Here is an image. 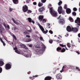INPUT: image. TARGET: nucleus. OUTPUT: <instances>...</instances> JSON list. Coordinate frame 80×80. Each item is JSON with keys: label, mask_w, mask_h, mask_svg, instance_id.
I'll list each match as a JSON object with an SVG mask.
<instances>
[{"label": "nucleus", "mask_w": 80, "mask_h": 80, "mask_svg": "<svg viewBox=\"0 0 80 80\" xmlns=\"http://www.w3.org/2000/svg\"><path fill=\"white\" fill-rule=\"evenodd\" d=\"M49 12L52 17H56L58 16L57 12L53 10V8H49Z\"/></svg>", "instance_id": "1"}, {"label": "nucleus", "mask_w": 80, "mask_h": 80, "mask_svg": "<svg viewBox=\"0 0 80 80\" xmlns=\"http://www.w3.org/2000/svg\"><path fill=\"white\" fill-rule=\"evenodd\" d=\"M58 11L59 14H61L62 13V15H65V11L63 10L62 6H59L58 7Z\"/></svg>", "instance_id": "2"}, {"label": "nucleus", "mask_w": 80, "mask_h": 80, "mask_svg": "<svg viewBox=\"0 0 80 80\" xmlns=\"http://www.w3.org/2000/svg\"><path fill=\"white\" fill-rule=\"evenodd\" d=\"M38 25L39 26L40 29L42 30V32L43 33H44V34H46L47 33H48V31L47 30L46 31H45L44 30V28L39 23H38Z\"/></svg>", "instance_id": "3"}, {"label": "nucleus", "mask_w": 80, "mask_h": 80, "mask_svg": "<svg viewBox=\"0 0 80 80\" xmlns=\"http://www.w3.org/2000/svg\"><path fill=\"white\" fill-rule=\"evenodd\" d=\"M28 6L27 5H24L22 7V10L23 12H27L28 11Z\"/></svg>", "instance_id": "4"}, {"label": "nucleus", "mask_w": 80, "mask_h": 80, "mask_svg": "<svg viewBox=\"0 0 80 80\" xmlns=\"http://www.w3.org/2000/svg\"><path fill=\"white\" fill-rule=\"evenodd\" d=\"M5 69L6 70H9V69H10L11 68V67H12V66L11 65V64L9 63H7L5 65Z\"/></svg>", "instance_id": "5"}, {"label": "nucleus", "mask_w": 80, "mask_h": 80, "mask_svg": "<svg viewBox=\"0 0 80 80\" xmlns=\"http://www.w3.org/2000/svg\"><path fill=\"white\" fill-rule=\"evenodd\" d=\"M56 78L57 80H61L62 78V76L61 73H58L56 75Z\"/></svg>", "instance_id": "6"}, {"label": "nucleus", "mask_w": 80, "mask_h": 80, "mask_svg": "<svg viewBox=\"0 0 80 80\" xmlns=\"http://www.w3.org/2000/svg\"><path fill=\"white\" fill-rule=\"evenodd\" d=\"M36 52H38V55H41L42 54V49H37L36 50Z\"/></svg>", "instance_id": "7"}, {"label": "nucleus", "mask_w": 80, "mask_h": 80, "mask_svg": "<svg viewBox=\"0 0 80 80\" xmlns=\"http://www.w3.org/2000/svg\"><path fill=\"white\" fill-rule=\"evenodd\" d=\"M43 18H44L43 16L41 15L39 16L38 19L40 22H42V20H43Z\"/></svg>", "instance_id": "8"}, {"label": "nucleus", "mask_w": 80, "mask_h": 80, "mask_svg": "<svg viewBox=\"0 0 80 80\" xmlns=\"http://www.w3.org/2000/svg\"><path fill=\"white\" fill-rule=\"evenodd\" d=\"M66 29L67 31L68 32H71L72 31V28H71V27L70 26H68L67 28Z\"/></svg>", "instance_id": "9"}, {"label": "nucleus", "mask_w": 80, "mask_h": 80, "mask_svg": "<svg viewBox=\"0 0 80 80\" xmlns=\"http://www.w3.org/2000/svg\"><path fill=\"white\" fill-rule=\"evenodd\" d=\"M52 78L50 76H48L44 78V80H51Z\"/></svg>", "instance_id": "10"}, {"label": "nucleus", "mask_w": 80, "mask_h": 80, "mask_svg": "<svg viewBox=\"0 0 80 80\" xmlns=\"http://www.w3.org/2000/svg\"><path fill=\"white\" fill-rule=\"evenodd\" d=\"M41 46L42 47V49H41L42 51H43L45 50V48H46V47L45 46V45L43 44H42L41 45Z\"/></svg>", "instance_id": "11"}, {"label": "nucleus", "mask_w": 80, "mask_h": 80, "mask_svg": "<svg viewBox=\"0 0 80 80\" xmlns=\"http://www.w3.org/2000/svg\"><path fill=\"white\" fill-rule=\"evenodd\" d=\"M28 18V22H29V23H32H32H33V24H34V23H35V22H34V21H33L32 20V18Z\"/></svg>", "instance_id": "12"}, {"label": "nucleus", "mask_w": 80, "mask_h": 80, "mask_svg": "<svg viewBox=\"0 0 80 80\" xmlns=\"http://www.w3.org/2000/svg\"><path fill=\"white\" fill-rule=\"evenodd\" d=\"M66 12L68 14H70L71 13V9L69 8H68L66 9Z\"/></svg>", "instance_id": "13"}, {"label": "nucleus", "mask_w": 80, "mask_h": 80, "mask_svg": "<svg viewBox=\"0 0 80 80\" xmlns=\"http://www.w3.org/2000/svg\"><path fill=\"white\" fill-rule=\"evenodd\" d=\"M66 68H67L66 66L65 65L63 66L62 70L61 71H60V72H61V73H62L64 71V70H65Z\"/></svg>", "instance_id": "14"}, {"label": "nucleus", "mask_w": 80, "mask_h": 80, "mask_svg": "<svg viewBox=\"0 0 80 80\" xmlns=\"http://www.w3.org/2000/svg\"><path fill=\"white\" fill-rule=\"evenodd\" d=\"M72 31H73L75 32H78V29L76 28H72Z\"/></svg>", "instance_id": "15"}, {"label": "nucleus", "mask_w": 80, "mask_h": 80, "mask_svg": "<svg viewBox=\"0 0 80 80\" xmlns=\"http://www.w3.org/2000/svg\"><path fill=\"white\" fill-rule=\"evenodd\" d=\"M4 65V62L2 60H0V67H2Z\"/></svg>", "instance_id": "16"}, {"label": "nucleus", "mask_w": 80, "mask_h": 80, "mask_svg": "<svg viewBox=\"0 0 80 80\" xmlns=\"http://www.w3.org/2000/svg\"><path fill=\"white\" fill-rule=\"evenodd\" d=\"M58 23H60V24H61L62 25H63L65 24V21L59 20V21Z\"/></svg>", "instance_id": "17"}, {"label": "nucleus", "mask_w": 80, "mask_h": 80, "mask_svg": "<svg viewBox=\"0 0 80 80\" xmlns=\"http://www.w3.org/2000/svg\"><path fill=\"white\" fill-rule=\"evenodd\" d=\"M12 2L14 4H17L18 3V0H12Z\"/></svg>", "instance_id": "18"}, {"label": "nucleus", "mask_w": 80, "mask_h": 80, "mask_svg": "<svg viewBox=\"0 0 80 80\" xmlns=\"http://www.w3.org/2000/svg\"><path fill=\"white\" fill-rule=\"evenodd\" d=\"M5 31V28H2L0 29V32L1 33H2L3 32Z\"/></svg>", "instance_id": "19"}, {"label": "nucleus", "mask_w": 80, "mask_h": 80, "mask_svg": "<svg viewBox=\"0 0 80 80\" xmlns=\"http://www.w3.org/2000/svg\"><path fill=\"white\" fill-rule=\"evenodd\" d=\"M38 75H36L35 76H33L32 77V78H32V77H29V78H30V79H32V80H33V79H35V78H34V77H38Z\"/></svg>", "instance_id": "20"}, {"label": "nucleus", "mask_w": 80, "mask_h": 80, "mask_svg": "<svg viewBox=\"0 0 80 80\" xmlns=\"http://www.w3.org/2000/svg\"><path fill=\"white\" fill-rule=\"evenodd\" d=\"M43 9H44L43 7L40 8L38 10L39 12H42L43 10Z\"/></svg>", "instance_id": "21"}, {"label": "nucleus", "mask_w": 80, "mask_h": 80, "mask_svg": "<svg viewBox=\"0 0 80 80\" xmlns=\"http://www.w3.org/2000/svg\"><path fill=\"white\" fill-rule=\"evenodd\" d=\"M12 20L13 22L16 25H18V22H16L15 20H14V19L13 18H12Z\"/></svg>", "instance_id": "22"}, {"label": "nucleus", "mask_w": 80, "mask_h": 80, "mask_svg": "<svg viewBox=\"0 0 80 80\" xmlns=\"http://www.w3.org/2000/svg\"><path fill=\"white\" fill-rule=\"evenodd\" d=\"M61 50H62V48H60V47H58L56 49V50L57 51V52H60V51H61Z\"/></svg>", "instance_id": "23"}, {"label": "nucleus", "mask_w": 80, "mask_h": 80, "mask_svg": "<svg viewBox=\"0 0 80 80\" xmlns=\"http://www.w3.org/2000/svg\"><path fill=\"white\" fill-rule=\"evenodd\" d=\"M0 40L1 42L2 43L3 46H5V43L3 42V41L2 40V39L0 37Z\"/></svg>", "instance_id": "24"}, {"label": "nucleus", "mask_w": 80, "mask_h": 80, "mask_svg": "<svg viewBox=\"0 0 80 80\" xmlns=\"http://www.w3.org/2000/svg\"><path fill=\"white\" fill-rule=\"evenodd\" d=\"M66 51V50L65 48H63L62 49H61V51H60V52H61V53H63L64 52H65Z\"/></svg>", "instance_id": "25"}, {"label": "nucleus", "mask_w": 80, "mask_h": 80, "mask_svg": "<svg viewBox=\"0 0 80 80\" xmlns=\"http://www.w3.org/2000/svg\"><path fill=\"white\" fill-rule=\"evenodd\" d=\"M26 57H31V54L30 53H28L27 55H25Z\"/></svg>", "instance_id": "26"}, {"label": "nucleus", "mask_w": 80, "mask_h": 80, "mask_svg": "<svg viewBox=\"0 0 80 80\" xmlns=\"http://www.w3.org/2000/svg\"><path fill=\"white\" fill-rule=\"evenodd\" d=\"M26 42H31L32 41V39L30 38H29L26 39Z\"/></svg>", "instance_id": "27"}, {"label": "nucleus", "mask_w": 80, "mask_h": 80, "mask_svg": "<svg viewBox=\"0 0 80 80\" xmlns=\"http://www.w3.org/2000/svg\"><path fill=\"white\" fill-rule=\"evenodd\" d=\"M41 22L43 23H46L47 22V20H46L45 19H42Z\"/></svg>", "instance_id": "28"}, {"label": "nucleus", "mask_w": 80, "mask_h": 80, "mask_svg": "<svg viewBox=\"0 0 80 80\" xmlns=\"http://www.w3.org/2000/svg\"><path fill=\"white\" fill-rule=\"evenodd\" d=\"M38 6L39 7H42V6H43V3H41L40 2H39L38 4Z\"/></svg>", "instance_id": "29"}, {"label": "nucleus", "mask_w": 80, "mask_h": 80, "mask_svg": "<svg viewBox=\"0 0 80 80\" xmlns=\"http://www.w3.org/2000/svg\"><path fill=\"white\" fill-rule=\"evenodd\" d=\"M69 20L71 22H73V19L72 18V17H70L69 18Z\"/></svg>", "instance_id": "30"}, {"label": "nucleus", "mask_w": 80, "mask_h": 80, "mask_svg": "<svg viewBox=\"0 0 80 80\" xmlns=\"http://www.w3.org/2000/svg\"><path fill=\"white\" fill-rule=\"evenodd\" d=\"M35 47H36V48H40V45L38 44L37 45H35Z\"/></svg>", "instance_id": "31"}, {"label": "nucleus", "mask_w": 80, "mask_h": 80, "mask_svg": "<svg viewBox=\"0 0 80 80\" xmlns=\"http://www.w3.org/2000/svg\"><path fill=\"white\" fill-rule=\"evenodd\" d=\"M3 38L4 40H5L7 42H8V40H7V38L6 36H3Z\"/></svg>", "instance_id": "32"}, {"label": "nucleus", "mask_w": 80, "mask_h": 80, "mask_svg": "<svg viewBox=\"0 0 80 80\" xmlns=\"http://www.w3.org/2000/svg\"><path fill=\"white\" fill-rule=\"evenodd\" d=\"M62 4V1H59L58 3V5H59V6H60V5H61Z\"/></svg>", "instance_id": "33"}, {"label": "nucleus", "mask_w": 80, "mask_h": 80, "mask_svg": "<svg viewBox=\"0 0 80 80\" xmlns=\"http://www.w3.org/2000/svg\"><path fill=\"white\" fill-rule=\"evenodd\" d=\"M59 45L61 46V47H66V45H63V44H59Z\"/></svg>", "instance_id": "34"}, {"label": "nucleus", "mask_w": 80, "mask_h": 80, "mask_svg": "<svg viewBox=\"0 0 80 80\" xmlns=\"http://www.w3.org/2000/svg\"><path fill=\"white\" fill-rule=\"evenodd\" d=\"M67 46L69 48H70V47H71V45H70V43H67Z\"/></svg>", "instance_id": "35"}, {"label": "nucleus", "mask_w": 80, "mask_h": 80, "mask_svg": "<svg viewBox=\"0 0 80 80\" xmlns=\"http://www.w3.org/2000/svg\"><path fill=\"white\" fill-rule=\"evenodd\" d=\"M32 11L30 10H28V12H27V13H32Z\"/></svg>", "instance_id": "36"}, {"label": "nucleus", "mask_w": 80, "mask_h": 80, "mask_svg": "<svg viewBox=\"0 0 80 80\" xmlns=\"http://www.w3.org/2000/svg\"><path fill=\"white\" fill-rule=\"evenodd\" d=\"M72 14L73 15H74V16H75L77 15V13H76V12H72Z\"/></svg>", "instance_id": "37"}, {"label": "nucleus", "mask_w": 80, "mask_h": 80, "mask_svg": "<svg viewBox=\"0 0 80 80\" xmlns=\"http://www.w3.org/2000/svg\"><path fill=\"white\" fill-rule=\"evenodd\" d=\"M15 52H16V53H18V54L20 53V51H18V50L17 49H15Z\"/></svg>", "instance_id": "38"}, {"label": "nucleus", "mask_w": 80, "mask_h": 80, "mask_svg": "<svg viewBox=\"0 0 80 80\" xmlns=\"http://www.w3.org/2000/svg\"><path fill=\"white\" fill-rule=\"evenodd\" d=\"M12 37L15 40H17V38H16V36L15 35L13 34Z\"/></svg>", "instance_id": "39"}, {"label": "nucleus", "mask_w": 80, "mask_h": 80, "mask_svg": "<svg viewBox=\"0 0 80 80\" xmlns=\"http://www.w3.org/2000/svg\"><path fill=\"white\" fill-rule=\"evenodd\" d=\"M64 8V9H67V4H65Z\"/></svg>", "instance_id": "40"}, {"label": "nucleus", "mask_w": 80, "mask_h": 80, "mask_svg": "<svg viewBox=\"0 0 80 80\" xmlns=\"http://www.w3.org/2000/svg\"><path fill=\"white\" fill-rule=\"evenodd\" d=\"M49 42L50 43H53V40L50 39V40H49Z\"/></svg>", "instance_id": "41"}, {"label": "nucleus", "mask_w": 80, "mask_h": 80, "mask_svg": "<svg viewBox=\"0 0 80 80\" xmlns=\"http://www.w3.org/2000/svg\"><path fill=\"white\" fill-rule=\"evenodd\" d=\"M73 10L74 12H76L77 10V9L76 8H73Z\"/></svg>", "instance_id": "42"}, {"label": "nucleus", "mask_w": 80, "mask_h": 80, "mask_svg": "<svg viewBox=\"0 0 80 80\" xmlns=\"http://www.w3.org/2000/svg\"><path fill=\"white\" fill-rule=\"evenodd\" d=\"M76 70H78V71H79V72H80V69L79 68V67H76Z\"/></svg>", "instance_id": "43"}, {"label": "nucleus", "mask_w": 80, "mask_h": 80, "mask_svg": "<svg viewBox=\"0 0 80 80\" xmlns=\"http://www.w3.org/2000/svg\"><path fill=\"white\" fill-rule=\"evenodd\" d=\"M47 0H41V2L42 3H45Z\"/></svg>", "instance_id": "44"}, {"label": "nucleus", "mask_w": 80, "mask_h": 80, "mask_svg": "<svg viewBox=\"0 0 80 80\" xmlns=\"http://www.w3.org/2000/svg\"><path fill=\"white\" fill-rule=\"evenodd\" d=\"M30 1H31V0H26V2L28 3H30Z\"/></svg>", "instance_id": "45"}, {"label": "nucleus", "mask_w": 80, "mask_h": 80, "mask_svg": "<svg viewBox=\"0 0 80 80\" xmlns=\"http://www.w3.org/2000/svg\"><path fill=\"white\" fill-rule=\"evenodd\" d=\"M12 10H13V8H11L10 7H9V11L10 12H12Z\"/></svg>", "instance_id": "46"}, {"label": "nucleus", "mask_w": 80, "mask_h": 80, "mask_svg": "<svg viewBox=\"0 0 80 80\" xmlns=\"http://www.w3.org/2000/svg\"><path fill=\"white\" fill-rule=\"evenodd\" d=\"M2 67H0V73H1L2 72Z\"/></svg>", "instance_id": "47"}, {"label": "nucleus", "mask_w": 80, "mask_h": 80, "mask_svg": "<svg viewBox=\"0 0 80 80\" xmlns=\"http://www.w3.org/2000/svg\"><path fill=\"white\" fill-rule=\"evenodd\" d=\"M49 33H50L51 34H53V31H52L51 30H50L49 31Z\"/></svg>", "instance_id": "48"}, {"label": "nucleus", "mask_w": 80, "mask_h": 80, "mask_svg": "<svg viewBox=\"0 0 80 80\" xmlns=\"http://www.w3.org/2000/svg\"><path fill=\"white\" fill-rule=\"evenodd\" d=\"M3 25L4 26L5 28H7V24H5V23L4 22L3 23Z\"/></svg>", "instance_id": "49"}, {"label": "nucleus", "mask_w": 80, "mask_h": 80, "mask_svg": "<svg viewBox=\"0 0 80 80\" xmlns=\"http://www.w3.org/2000/svg\"><path fill=\"white\" fill-rule=\"evenodd\" d=\"M21 47L22 48H25V46L24 45H21Z\"/></svg>", "instance_id": "50"}, {"label": "nucleus", "mask_w": 80, "mask_h": 80, "mask_svg": "<svg viewBox=\"0 0 80 80\" xmlns=\"http://www.w3.org/2000/svg\"><path fill=\"white\" fill-rule=\"evenodd\" d=\"M23 33L24 35H27L28 34V32H24Z\"/></svg>", "instance_id": "51"}, {"label": "nucleus", "mask_w": 80, "mask_h": 80, "mask_svg": "<svg viewBox=\"0 0 80 80\" xmlns=\"http://www.w3.org/2000/svg\"><path fill=\"white\" fill-rule=\"evenodd\" d=\"M33 4L34 5H37V2H34L33 3Z\"/></svg>", "instance_id": "52"}, {"label": "nucleus", "mask_w": 80, "mask_h": 80, "mask_svg": "<svg viewBox=\"0 0 80 80\" xmlns=\"http://www.w3.org/2000/svg\"><path fill=\"white\" fill-rule=\"evenodd\" d=\"M60 20L61 21L62 20V21H65V19L63 18H61Z\"/></svg>", "instance_id": "53"}, {"label": "nucleus", "mask_w": 80, "mask_h": 80, "mask_svg": "<svg viewBox=\"0 0 80 80\" xmlns=\"http://www.w3.org/2000/svg\"><path fill=\"white\" fill-rule=\"evenodd\" d=\"M26 37H28V38H30V36L28 35H27L26 36Z\"/></svg>", "instance_id": "54"}, {"label": "nucleus", "mask_w": 80, "mask_h": 80, "mask_svg": "<svg viewBox=\"0 0 80 80\" xmlns=\"http://www.w3.org/2000/svg\"><path fill=\"white\" fill-rule=\"evenodd\" d=\"M40 39L41 40H42L43 41V38L42 37H40Z\"/></svg>", "instance_id": "55"}, {"label": "nucleus", "mask_w": 80, "mask_h": 80, "mask_svg": "<svg viewBox=\"0 0 80 80\" xmlns=\"http://www.w3.org/2000/svg\"><path fill=\"white\" fill-rule=\"evenodd\" d=\"M9 43L10 45H13V42H10V41H9Z\"/></svg>", "instance_id": "56"}, {"label": "nucleus", "mask_w": 80, "mask_h": 80, "mask_svg": "<svg viewBox=\"0 0 80 80\" xmlns=\"http://www.w3.org/2000/svg\"><path fill=\"white\" fill-rule=\"evenodd\" d=\"M3 27H2V24H0V29L2 28Z\"/></svg>", "instance_id": "57"}, {"label": "nucleus", "mask_w": 80, "mask_h": 80, "mask_svg": "<svg viewBox=\"0 0 80 80\" xmlns=\"http://www.w3.org/2000/svg\"><path fill=\"white\" fill-rule=\"evenodd\" d=\"M7 28H8V29H10V26H9V25H7Z\"/></svg>", "instance_id": "58"}, {"label": "nucleus", "mask_w": 80, "mask_h": 80, "mask_svg": "<svg viewBox=\"0 0 80 80\" xmlns=\"http://www.w3.org/2000/svg\"><path fill=\"white\" fill-rule=\"evenodd\" d=\"M29 47L32 48V45L30 44V45H29Z\"/></svg>", "instance_id": "59"}, {"label": "nucleus", "mask_w": 80, "mask_h": 80, "mask_svg": "<svg viewBox=\"0 0 80 80\" xmlns=\"http://www.w3.org/2000/svg\"><path fill=\"white\" fill-rule=\"evenodd\" d=\"M30 73H31V72L30 71H29L28 72V74H30Z\"/></svg>", "instance_id": "60"}, {"label": "nucleus", "mask_w": 80, "mask_h": 80, "mask_svg": "<svg viewBox=\"0 0 80 80\" xmlns=\"http://www.w3.org/2000/svg\"><path fill=\"white\" fill-rule=\"evenodd\" d=\"M78 37L80 38V33H79L78 34Z\"/></svg>", "instance_id": "61"}, {"label": "nucleus", "mask_w": 80, "mask_h": 80, "mask_svg": "<svg viewBox=\"0 0 80 80\" xmlns=\"http://www.w3.org/2000/svg\"><path fill=\"white\" fill-rule=\"evenodd\" d=\"M61 17V15H60L59 17H58L57 18L58 19H59V18H60Z\"/></svg>", "instance_id": "62"}, {"label": "nucleus", "mask_w": 80, "mask_h": 80, "mask_svg": "<svg viewBox=\"0 0 80 80\" xmlns=\"http://www.w3.org/2000/svg\"><path fill=\"white\" fill-rule=\"evenodd\" d=\"M76 53L78 54H80V52H78V51H76Z\"/></svg>", "instance_id": "63"}, {"label": "nucleus", "mask_w": 80, "mask_h": 80, "mask_svg": "<svg viewBox=\"0 0 80 80\" xmlns=\"http://www.w3.org/2000/svg\"><path fill=\"white\" fill-rule=\"evenodd\" d=\"M48 26H50V23H48Z\"/></svg>", "instance_id": "64"}]
</instances>
